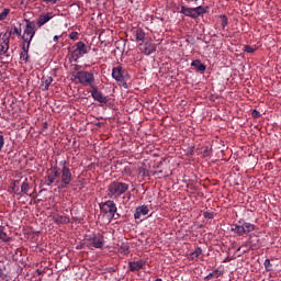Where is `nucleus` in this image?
<instances>
[{
	"label": "nucleus",
	"instance_id": "f257e3e1",
	"mask_svg": "<svg viewBox=\"0 0 281 281\" xmlns=\"http://www.w3.org/2000/svg\"><path fill=\"white\" fill-rule=\"evenodd\" d=\"M72 80H78L80 85H83V87H94L95 86V77L93 76V72L89 71H78L75 75H72Z\"/></svg>",
	"mask_w": 281,
	"mask_h": 281
},
{
	"label": "nucleus",
	"instance_id": "f03ea898",
	"mask_svg": "<svg viewBox=\"0 0 281 281\" xmlns=\"http://www.w3.org/2000/svg\"><path fill=\"white\" fill-rule=\"evenodd\" d=\"M255 229L256 225L243 220L231 226V231L234 232V234H237V236H245V234H250V232H254Z\"/></svg>",
	"mask_w": 281,
	"mask_h": 281
},
{
	"label": "nucleus",
	"instance_id": "7ed1b4c3",
	"mask_svg": "<svg viewBox=\"0 0 281 281\" xmlns=\"http://www.w3.org/2000/svg\"><path fill=\"white\" fill-rule=\"evenodd\" d=\"M128 190V184L125 182L120 181H113L108 187V195L110 199H113V196H122L126 191Z\"/></svg>",
	"mask_w": 281,
	"mask_h": 281
},
{
	"label": "nucleus",
	"instance_id": "20e7f679",
	"mask_svg": "<svg viewBox=\"0 0 281 281\" xmlns=\"http://www.w3.org/2000/svg\"><path fill=\"white\" fill-rule=\"evenodd\" d=\"M210 10V7H196V8H188V7H181V14H184V16H190L191 19H199L202 16V14H205Z\"/></svg>",
	"mask_w": 281,
	"mask_h": 281
},
{
	"label": "nucleus",
	"instance_id": "39448f33",
	"mask_svg": "<svg viewBox=\"0 0 281 281\" xmlns=\"http://www.w3.org/2000/svg\"><path fill=\"white\" fill-rule=\"evenodd\" d=\"M34 34H36V23L27 20L22 41H24L26 45H30L34 38Z\"/></svg>",
	"mask_w": 281,
	"mask_h": 281
},
{
	"label": "nucleus",
	"instance_id": "423d86ee",
	"mask_svg": "<svg viewBox=\"0 0 281 281\" xmlns=\"http://www.w3.org/2000/svg\"><path fill=\"white\" fill-rule=\"evenodd\" d=\"M112 78L119 82L120 87L128 89V83L124 80V68L122 66H116L112 69Z\"/></svg>",
	"mask_w": 281,
	"mask_h": 281
},
{
	"label": "nucleus",
	"instance_id": "0eeeda50",
	"mask_svg": "<svg viewBox=\"0 0 281 281\" xmlns=\"http://www.w3.org/2000/svg\"><path fill=\"white\" fill-rule=\"evenodd\" d=\"M61 180L60 186L58 187V190H63L65 188L69 187V183H71L74 176H71V169L69 167L61 168Z\"/></svg>",
	"mask_w": 281,
	"mask_h": 281
},
{
	"label": "nucleus",
	"instance_id": "6e6552de",
	"mask_svg": "<svg viewBox=\"0 0 281 281\" xmlns=\"http://www.w3.org/2000/svg\"><path fill=\"white\" fill-rule=\"evenodd\" d=\"M87 240L89 247H94V249H102V247H104V235L100 233L93 234Z\"/></svg>",
	"mask_w": 281,
	"mask_h": 281
},
{
	"label": "nucleus",
	"instance_id": "1a4fd4ad",
	"mask_svg": "<svg viewBox=\"0 0 281 281\" xmlns=\"http://www.w3.org/2000/svg\"><path fill=\"white\" fill-rule=\"evenodd\" d=\"M101 212L109 214L112 218H115V213L117 212V206L113 200H108L100 205Z\"/></svg>",
	"mask_w": 281,
	"mask_h": 281
},
{
	"label": "nucleus",
	"instance_id": "9d476101",
	"mask_svg": "<svg viewBox=\"0 0 281 281\" xmlns=\"http://www.w3.org/2000/svg\"><path fill=\"white\" fill-rule=\"evenodd\" d=\"M87 44H85L83 42H78L76 44V48L75 50H72L71 53V58L75 63H78L79 58H82V56H85V54H87Z\"/></svg>",
	"mask_w": 281,
	"mask_h": 281
},
{
	"label": "nucleus",
	"instance_id": "9b49d317",
	"mask_svg": "<svg viewBox=\"0 0 281 281\" xmlns=\"http://www.w3.org/2000/svg\"><path fill=\"white\" fill-rule=\"evenodd\" d=\"M49 172L46 176V182L47 186H52L53 183H55V186H57V183H60V180H58V177H60V169H58V167H53L49 169Z\"/></svg>",
	"mask_w": 281,
	"mask_h": 281
},
{
	"label": "nucleus",
	"instance_id": "f8f14e48",
	"mask_svg": "<svg viewBox=\"0 0 281 281\" xmlns=\"http://www.w3.org/2000/svg\"><path fill=\"white\" fill-rule=\"evenodd\" d=\"M10 36H12L11 33H4L2 34L1 43H0V55L5 56L8 54V49H10Z\"/></svg>",
	"mask_w": 281,
	"mask_h": 281
},
{
	"label": "nucleus",
	"instance_id": "ddd939ff",
	"mask_svg": "<svg viewBox=\"0 0 281 281\" xmlns=\"http://www.w3.org/2000/svg\"><path fill=\"white\" fill-rule=\"evenodd\" d=\"M90 93L93 100H95L97 102H100L101 104H106V102H109V99L104 97V94H102V92H100L95 86L92 87V90L90 91Z\"/></svg>",
	"mask_w": 281,
	"mask_h": 281
},
{
	"label": "nucleus",
	"instance_id": "4468645a",
	"mask_svg": "<svg viewBox=\"0 0 281 281\" xmlns=\"http://www.w3.org/2000/svg\"><path fill=\"white\" fill-rule=\"evenodd\" d=\"M156 49L157 47H155L153 43L146 42L140 44V52L145 54V56H150Z\"/></svg>",
	"mask_w": 281,
	"mask_h": 281
},
{
	"label": "nucleus",
	"instance_id": "2eb2a0df",
	"mask_svg": "<svg viewBox=\"0 0 281 281\" xmlns=\"http://www.w3.org/2000/svg\"><path fill=\"white\" fill-rule=\"evenodd\" d=\"M148 212H149L148 205L137 206L134 213V218L139 220L142 218V216H146Z\"/></svg>",
	"mask_w": 281,
	"mask_h": 281
},
{
	"label": "nucleus",
	"instance_id": "dca6fc26",
	"mask_svg": "<svg viewBox=\"0 0 281 281\" xmlns=\"http://www.w3.org/2000/svg\"><path fill=\"white\" fill-rule=\"evenodd\" d=\"M144 265H146L144 260L130 261L128 268H130V271L135 272V271H139L140 269H144Z\"/></svg>",
	"mask_w": 281,
	"mask_h": 281
},
{
	"label": "nucleus",
	"instance_id": "f3484780",
	"mask_svg": "<svg viewBox=\"0 0 281 281\" xmlns=\"http://www.w3.org/2000/svg\"><path fill=\"white\" fill-rule=\"evenodd\" d=\"M52 19H54V15L52 13L40 15L37 20L38 27H43V25H45V23H48V21H52Z\"/></svg>",
	"mask_w": 281,
	"mask_h": 281
},
{
	"label": "nucleus",
	"instance_id": "a211bd4d",
	"mask_svg": "<svg viewBox=\"0 0 281 281\" xmlns=\"http://www.w3.org/2000/svg\"><path fill=\"white\" fill-rule=\"evenodd\" d=\"M191 67H194V69H196V71H200L201 74L205 72V70L207 69V66H205V64L201 63L200 59H195L191 63Z\"/></svg>",
	"mask_w": 281,
	"mask_h": 281
},
{
	"label": "nucleus",
	"instance_id": "6ab92c4d",
	"mask_svg": "<svg viewBox=\"0 0 281 281\" xmlns=\"http://www.w3.org/2000/svg\"><path fill=\"white\" fill-rule=\"evenodd\" d=\"M22 49L23 52L20 54V58L21 60H24V63H27V60H30V44H26V46L23 45Z\"/></svg>",
	"mask_w": 281,
	"mask_h": 281
},
{
	"label": "nucleus",
	"instance_id": "aec40b11",
	"mask_svg": "<svg viewBox=\"0 0 281 281\" xmlns=\"http://www.w3.org/2000/svg\"><path fill=\"white\" fill-rule=\"evenodd\" d=\"M0 240L2 243H10L12 240V237L8 236V233H5V227L0 226Z\"/></svg>",
	"mask_w": 281,
	"mask_h": 281
},
{
	"label": "nucleus",
	"instance_id": "412c9836",
	"mask_svg": "<svg viewBox=\"0 0 281 281\" xmlns=\"http://www.w3.org/2000/svg\"><path fill=\"white\" fill-rule=\"evenodd\" d=\"M55 223H57L58 225H67V223H69V217L65 216V215H56L54 217Z\"/></svg>",
	"mask_w": 281,
	"mask_h": 281
},
{
	"label": "nucleus",
	"instance_id": "4be33fe9",
	"mask_svg": "<svg viewBox=\"0 0 281 281\" xmlns=\"http://www.w3.org/2000/svg\"><path fill=\"white\" fill-rule=\"evenodd\" d=\"M120 251L121 254H124V256H128V254H131V246H128V243L122 241L120 245Z\"/></svg>",
	"mask_w": 281,
	"mask_h": 281
},
{
	"label": "nucleus",
	"instance_id": "5701e85b",
	"mask_svg": "<svg viewBox=\"0 0 281 281\" xmlns=\"http://www.w3.org/2000/svg\"><path fill=\"white\" fill-rule=\"evenodd\" d=\"M135 37L138 43L144 42V38H146V33L144 32V30L137 29L135 31Z\"/></svg>",
	"mask_w": 281,
	"mask_h": 281
},
{
	"label": "nucleus",
	"instance_id": "b1692460",
	"mask_svg": "<svg viewBox=\"0 0 281 281\" xmlns=\"http://www.w3.org/2000/svg\"><path fill=\"white\" fill-rule=\"evenodd\" d=\"M42 82H44V90L47 91V89H49V86L52 85V82H54V78L52 77H43L42 78Z\"/></svg>",
	"mask_w": 281,
	"mask_h": 281
},
{
	"label": "nucleus",
	"instance_id": "393cba45",
	"mask_svg": "<svg viewBox=\"0 0 281 281\" xmlns=\"http://www.w3.org/2000/svg\"><path fill=\"white\" fill-rule=\"evenodd\" d=\"M21 192L22 194H27L30 192V182H27V179H25L21 184Z\"/></svg>",
	"mask_w": 281,
	"mask_h": 281
},
{
	"label": "nucleus",
	"instance_id": "a878e982",
	"mask_svg": "<svg viewBox=\"0 0 281 281\" xmlns=\"http://www.w3.org/2000/svg\"><path fill=\"white\" fill-rule=\"evenodd\" d=\"M220 25L223 30H225V27H227V25H228L227 15H225V14L220 15Z\"/></svg>",
	"mask_w": 281,
	"mask_h": 281
},
{
	"label": "nucleus",
	"instance_id": "bb28decb",
	"mask_svg": "<svg viewBox=\"0 0 281 281\" xmlns=\"http://www.w3.org/2000/svg\"><path fill=\"white\" fill-rule=\"evenodd\" d=\"M203 157H210L212 155V148L210 146L202 147Z\"/></svg>",
	"mask_w": 281,
	"mask_h": 281
},
{
	"label": "nucleus",
	"instance_id": "cd10ccee",
	"mask_svg": "<svg viewBox=\"0 0 281 281\" xmlns=\"http://www.w3.org/2000/svg\"><path fill=\"white\" fill-rule=\"evenodd\" d=\"M213 278H221V272L218 270H214L213 272L206 276V280H212Z\"/></svg>",
	"mask_w": 281,
	"mask_h": 281
},
{
	"label": "nucleus",
	"instance_id": "c85d7f7f",
	"mask_svg": "<svg viewBox=\"0 0 281 281\" xmlns=\"http://www.w3.org/2000/svg\"><path fill=\"white\" fill-rule=\"evenodd\" d=\"M201 254H203V250L201 249V247L195 248V250L191 252L192 260H194V258H199Z\"/></svg>",
	"mask_w": 281,
	"mask_h": 281
},
{
	"label": "nucleus",
	"instance_id": "c756f323",
	"mask_svg": "<svg viewBox=\"0 0 281 281\" xmlns=\"http://www.w3.org/2000/svg\"><path fill=\"white\" fill-rule=\"evenodd\" d=\"M8 14H10V9H3V11L0 13V21H5V19H8Z\"/></svg>",
	"mask_w": 281,
	"mask_h": 281
},
{
	"label": "nucleus",
	"instance_id": "7c9ffc66",
	"mask_svg": "<svg viewBox=\"0 0 281 281\" xmlns=\"http://www.w3.org/2000/svg\"><path fill=\"white\" fill-rule=\"evenodd\" d=\"M10 33H11V36L12 34H16V36H21V29L14 27L13 30H9L5 32V34H10Z\"/></svg>",
	"mask_w": 281,
	"mask_h": 281
},
{
	"label": "nucleus",
	"instance_id": "2f4dec72",
	"mask_svg": "<svg viewBox=\"0 0 281 281\" xmlns=\"http://www.w3.org/2000/svg\"><path fill=\"white\" fill-rule=\"evenodd\" d=\"M244 52H246L247 54H254V52H256V48H254L249 45H246L244 48Z\"/></svg>",
	"mask_w": 281,
	"mask_h": 281
},
{
	"label": "nucleus",
	"instance_id": "473e14b6",
	"mask_svg": "<svg viewBox=\"0 0 281 281\" xmlns=\"http://www.w3.org/2000/svg\"><path fill=\"white\" fill-rule=\"evenodd\" d=\"M263 265H265V268L267 271H271V260L270 259H266Z\"/></svg>",
	"mask_w": 281,
	"mask_h": 281
},
{
	"label": "nucleus",
	"instance_id": "72a5a7b5",
	"mask_svg": "<svg viewBox=\"0 0 281 281\" xmlns=\"http://www.w3.org/2000/svg\"><path fill=\"white\" fill-rule=\"evenodd\" d=\"M203 216L204 218L212 220L214 218V212H204Z\"/></svg>",
	"mask_w": 281,
	"mask_h": 281
},
{
	"label": "nucleus",
	"instance_id": "f704fd0d",
	"mask_svg": "<svg viewBox=\"0 0 281 281\" xmlns=\"http://www.w3.org/2000/svg\"><path fill=\"white\" fill-rule=\"evenodd\" d=\"M69 38H70L71 41H78V32H71V33L69 34Z\"/></svg>",
	"mask_w": 281,
	"mask_h": 281
},
{
	"label": "nucleus",
	"instance_id": "c9c22d12",
	"mask_svg": "<svg viewBox=\"0 0 281 281\" xmlns=\"http://www.w3.org/2000/svg\"><path fill=\"white\" fill-rule=\"evenodd\" d=\"M4 144H5V139L3 138V135H0V153L3 149Z\"/></svg>",
	"mask_w": 281,
	"mask_h": 281
},
{
	"label": "nucleus",
	"instance_id": "e433bc0d",
	"mask_svg": "<svg viewBox=\"0 0 281 281\" xmlns=\"http://www.w3.org/2000/svg\"><path fill=\"white\" fill-rule=\"evenodd\" d=\"M251 115L255 117V120H258V117H260V112L258 110H254Z\"/></svg>",
	"mask_w": 281,
	"mask_h": 281
},
{
	"label": "nucleus",
	"instance_id": "4c0bfd02",
	"mask_svg": "<svg viewBox=\"0 0 281 281\" xmlns=\"http://www.w3.org/2000/svg\"><path fill=\"white\" fill-rule=\"evenodd\" d=\"M139 173L143 175V177H148V171L144 168L139 169Z\"/></svg>",
	"mask_w": 281,
	"mask_h": 281
},
{
	"label": "nucleus",
	"instance_id": "58836bf2",
	"mask_svg": "<svg viewBox=\"0 0 281 281\" xmlns=\"http://www.w3.org/2000/svg\"><path fill=\"white\" fill-rule=\"evenodd\" d=\"M81 69H82V66L75 65V71H77V74H78V71H81Z\"/></svg>",
	"mask_w": 281,
	"mask_h": 281
},
{
	"label": "nucleus",
	"instance_id": "ea45409f",
	"mask_svg": "<svg viewBox=\"0 0 281 281\" xmlns=\"http://www.w3.org/2000/svg\"><path fill=\"white\" fill-rule=\"evenodd\" d=\"M59 164L61 168H67V160H61Z\"/></svg>",
	"mask_w": 281,
	"mask_h": 281
},
{
	"label": "nucleus",
	"instance_id": "a19ab883",
	"mask_svg": "<svg viewBox=\"0 0 281 281\" xmlns=\"http://www.w3.org/2000/svg\"><path fill=\"white\" fill-rule=\"evenodd\" d=\"M249 244L251 245V247H258L257 244H254V238L252 237L249 238Z\"/></svg>",
	"mask_w": 281,
	"mask_h": 281
},
{
	"label": "nucleus",
	"instance_id": "79ce46f5",
	"mask_svg": "<svg viewBox=\"0 0 281 281\" xmlns=\"http://www.w3.org/2000/svg\"><path fill=\"white\" fill-rule=\"evenodd\" d=\"M44 3H56V0H42Z\"/></svg>",
	"mask_w": 281,
	"mask_h": 281
},
{
	"label": "nucleus",
	"instance_id": "37998d69",
	"mask_svg": "<svg viewBox=\"0 0 281 281\" xmlns=\"http://www.w3.org/2000/svg\"><path fill=\"white\" fill-rule=\"evenodd\" d=\"M58 38H60V35H55L54 38H53V41H54L55 43H58Z\"/></svg>",
	"mask_w": 281,
	"mask_h": 281
},
{
	"label": "nucleus",
	"instance_id": "c03bdc74",
	"mask_svg": "<svg viewBox=\"0 0 281 281\" xmlns=\"http://www.w3.org/2000/svg\"><path fill=\"white\" fill-rule=\"evenodd\" d=\"M36 273H37V276H43V271H41V270H36Z\"/></svg>",
	"mask_w": 281,
	"mask_h": 281
},
{
	"label": "nucleus",
	"instance_id": "a18cd8bd",
	"mask_svg": "<svg viewBox=\"0 0 281 281\" xmlns=\"http://www.w3.org/2000/svg\"><path fill=\"white\" fill-rule=\"evenodd\" d=\"M162 171H156L155 175H161Z\"/></svg>",
	"mask_w": 281,
	"mask_h": 281
},
{
	"label": "nucleus",
	"instance_id": "49530a36",
	"mask_svg": "<svg viewBox=\"0 0 281 281\" xmlns=\"http://www.w3.org/2000/svg\"><path fill=\"white\" fill-rule=\"evenodd\" d=\"M44 128H47V123H45Z\"/></svg>",
	"mask_w": 281,
	"mask_h": 281
},
{
	"label": "nucleus",
	"instance_id": "de8ad7c7",
	"mask_svg": "<svg viewBox=\"0 0 281 281\" xmlns=\"http://www.w3.org/2000/svg\"><path fill=\"white\" fill-rule=\"evenodd\" d=\"M58 1H60V0H55V3H58Z\"/></svg>",
	"mask_w": 281,
	"mask_h": 281
},
{
	"label": "nucleus",
	"instance_id": "09e8293b",
	"mask_svg": "<svg viewBox=\"0 0 281 281\" xmlns=\"http://www.w3.org/2000/svg\"><path fill=\"white\" fill-rule=\"evenodd\" d=\"M155 281H161V279H156Z\"/></svg>",
	"mask_w": 281,
	"mask_h": 281
},
{
	"label": "nucleus",
	"instance_id": "8fccbe9b",
	"mask_svg": "<svg viewBox=\"0 0 281 281\" xmlns=\"http://www.w3.org/2000/svg\"><path fill=\"white\" fill-rule=\"evenodd\" d=\"M189 1H199V0H189Z\"/></svg>",
	"mask_w": 281,
	"mask_h": 281
},
{
	"label": "nucleus",
	"instance_id": "3c124183",
	"mask_svg": "<svg viewBox=\"0 0 281 281\" xmlns=\"http://www.w3.org/2000/svg\"><path fill=\"white\" fill-rule=\"evenodd\" d=\"M77 249H80V246H77Z\"/></svg>",
	"mask_w": 281,
	"mask_h": 281
},
{
	"label": "nucleus",
	"instance_id": "603ef678",
	"mask_svg": "<svg viewBox=\"0 0 281 281\" xmlns=\"http://www.w3.org/2000/svg\"><path fill=\"white\" fill-rule=\"evenodd\" d=\"M77 249H80V246H77Z\"/></svg>",
	"mask_w": 281,
	"mask_h": 281
}]
</instances>
